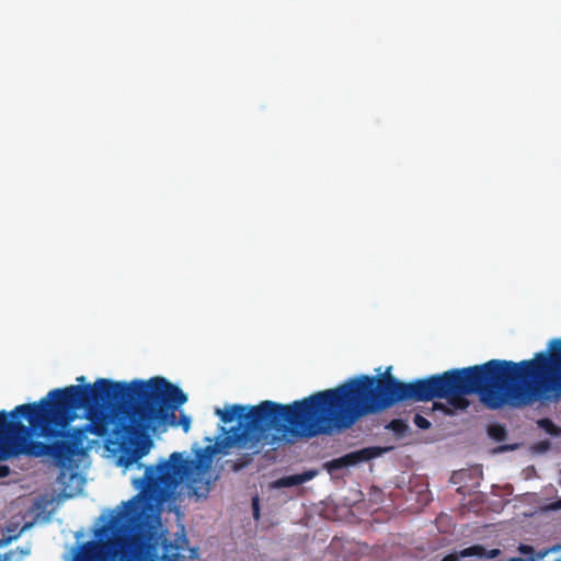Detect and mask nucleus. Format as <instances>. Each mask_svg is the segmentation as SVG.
<instances>
[{"label":"nucleus","instance_id":"nucleus-3","mask_svg":"<svg viewBox=\"0 0 561 561\" xmlns=\"http://www.w3.org/2000/svg\"><path fill=\"white\" fill-rule=\"evenodd\" d=\"M434 381L437 399H446L454 410H466L469 394H478L491 410L529 405L549 398L553 389L561 397V339L551 340L549 353L539 352L533 359H491L436 374Z\"/></svg>","mask_w":561,"mask_h":561},{"label":"nucleus","instance_id":"nucleus-6","mask_svg":"<svg viewBox=\"0 0 561 561\" xmlns=\"http://www.w3.org/2000/svg\"><path fill=\"white\" fill-rule=\"evenodd\" d=\"M229 439L217 438L214 445L199 448L194 459L184 458L183 454L174 451L168 460L145 466L144 476L133 480L134 486L139 490L135 499L140 500L159 522L162 505L173 497L181 482H197V478L210 469L214 456L227 455L232 448Z\"/></svg>","mask_w":561,"mask_h":561},{"label":"nucleus","instance_id":"nucleus-19","mask_svg":"<svg viewBox=\"0 0 561 561\" xmlns=\"http://www.w3.org/2000/svg\"><path fill=\"white\" fill-rule=\"evenodd\" d=\"M459 554L456 553H449L445 556L440 561H459Z\"/></svg>","mask_w":561,"mask_h":561},{"label":"nucleus","instance_id":"nucleus-8","mask_svg":"<svg viewBox=\"0 0 561 561\" xmlns=\"http://www.w3.org/2000/svg\"><path fill=\"white\" fill-rule=\"evenodd\" d=\"M316 476H317L316 470H307V471H304L302 473L282 477L275 482V485L278 488H289V486L300 485L305 482L312 480Z\"/></svg>","mask_w":561,"mask_h":561},{"label":"nucleus","instance_id":"nucleus-20","mask_svg":"<svg viewBox=\"0 0 561 561\" xmlns=\"http://www.w3.org/2000/svg\"><path fill=\"white\" fill-rule=\"evenodd\" d=\"M550 508L554 511L561 510V497L550 504Z\"/></svg>","mask_w":561,"mask_h":561},{"label":"nucleus","instance_id":"nucleus-18","mask_svg":"<svg viewBox=\"0 0 561 561\" xmlns=\"http://www.w3.org/2000/svg\"><path fill=\"white\" fill-rule=\"evenodd\" d=\"M10 468L7 465H0V478H5L10 474Z\"/></svg>","mask_w":561,"mask_h":561},{"label":"nucleus","instance_id":"nucleus-5","mask_svg":"<svg viewBox=\"0 0 561 561\" xmlns=\"http://www.w3.org/2000/svg\"><path fill=\"white\" fill-rule=\"evenodd\" d=\"M125 507L94 531L96 540L85 542L76 561H98L102 554L118 557V561H158L150 545L158 520L135 496Z\"/></svg>","mask_w":561,"mask_h":561},{"label":"nucleus","instance_id":"nucleus-21","mask_svg":"<svg viewBox=\"0 0 561 561\" xmlns=\"http://www.w3.org/2000/svg\"><path fill=\"white\" fill-rule=\"evenodd\" d=\"M556 561H561V558H560V559H558V560H556Z\"/></svg>","mask_w":561,"mask_h":561},{"label":"nucleus","instance_id":"nucleus-4","mask_svg":"<svg viewBox=\"0 0 561 561\" xmlns=\"http://www.w3.org/2000/svg\"><path fill=\"white\" fill-rule=\"evenodd\" d=\"M78 385L50 390L34 403L16 405L11 412L0 411V461L21 455L48 457L60 468L72 462L89 449L88 434L75 444L79 430L90 424L88 405L70 404L71 388H85V377H77Z\"/></svg>","mask_w":561,"mask_h":561},{"label":"nucleus","instance_id":"nucleus-12","mask_svg":"<svg viewBox=\"0 0 561 561\" xmlns=\"http://www.w3.org/2000/svg\"><path fill=\"white\" fill-rule=\"evenodd\" d=\"M435 410H439L446 415L454 414L453 410L449 407H447L446 404L440 403V402H434L431 409H425L423 412L426 414H430L431 412H433Z\"/></svg>","mask_w":561,"mask_h":561},{"label":"nucleus","instance_id":"nucleus-7","mask_svg":"<svg viewBox=\"0 0 561 561\" xmlns=\"http://www.w3.org/2000/svg\"><path fill=\"white\" fill-rule=\"evenodd\" d=\"M388 448H381L377 446L365 447L359 450L348 453L340 458L332 459L324 462L323 468L329 472L333 473L340 469L356 466L362 462L369 461L374 458L381 456Z\"/></svg>","mask_w":561,"mask_h":561},{"label":"nucleus","instance_id":"nucleus-17","mask_svg":"<svg viewBox=\"0 0 561 561\" xmlns=\"http://www.w3.org/2000/svg\"><path fill=\"white\" fill-rule=\"evenodd\" d=\"M500 553H501L500 549H496V548L491 549V550L485 549L484 558L493 559V558H496Z\"/></svg>","mask_w":561,"mask_h":561},{"label":"nucleus","instance_id":"nucleus-14","mask_svg":"<svg viewBox=\"0 0 561 561\" xmlns=\"http://www.w3.org/2000/svg\"><path fill=\"white\" fill-rule=\"evenodd\" d=\"M489 433H490V435H492L493 437H495L499 440H502L505 436V431L501 426L490 427Z\"/></svg>","mask_w":561,"mask_h":561},{"label":"nucleus","instance_id":"nucleus-9","mask_svg":"<svg viewBox=\"0 0 561 561\" xmlns=\"http://www.w3.org/2000/svg\"><path fill=\"white\" fill-rule=\"evenodd\" d=\"M386 428L392 431L399 438L404 437L410 431L408 423L402 419H394L390 421L386 425Z\"/></svg>","mask_w":561,"mask_h":561},{"label":"nucleus","instance_id":"nucleus-10","mask_svg":"<svg viewBox=\"0 0 561 561\" xmlns=\"http://www.w3.org/2000/svg\"><path fill=\"white\" fill-rule=\"evenodd\" d=\"M485 554V548L481 545H473V546H470L468 548H465L462 549L460 552H459V556L462 557V558H467V557H484Z\"/></svg>","mask_w":561,"mask_h":561},{"label":"nucleus","instance_id":"nucleus-11","mask_svg":"<svg viewBox=\"0 0 561 561\" xmlns=\"http://www.w3.org/2000/svg\"><path fill=\"white\" fill-rule=\"evenodd\" d=\"M538 426L552 436L560 435V428L550 419L539 420Z\"/></svg>","mask_w":561,"mask_h":561},{"label":"nucleus","instance_id":"nucleus-15","mask_svg":"<svg viewBox=\"0 0 561 561\" xmlns=\"http://www.w3.org/2000/svg\"><path fill=\"white\" fill-rule=\"evenodd\" d=\"M252 508H253V517L254 519L260 518V506H259V497L254 496L252 499Z\"/></svg>","mask_w":561,"mask_h":561},{"label":"nucleus","instance_id":"nucleus-2","mask_svg":"<svg viewBox=\"0 0 561 561\" xmlns=\"http://www.w3.org/2000/svg\"><path fill=\"white\" fill-rule=\"evenodd\" d=\"M69 391L70 404L89 407L90 424L78 431L75 444L82 442V433L87 431L98 438L113 435L119 451L116 462L124 469L134 465L138 469L145 467L140 460L152 447L150 434L179 425L186 433L191 427L188 415L182 413L180 420L175 415L187 396L164 377L129 382L99 378L92 386Z\"/></svg>","mask_w":561,"mask_h":561},{"label":"nucleus","instance_id":"nucleus-13","mask_svg":"<svg viewBox=\"0 0 561 561\" xmlns=\"http://www.w3.org/2000/svg\"><path fill=\"white\" fill-rule=\"evenodd\" d=\"M413 423L421 430H428L431 427V422L424 417L423 415L416 413L413 417Z\"/></svg>","mask_w":561,"mask_h":561},{"label":"nucleus","instance_id":"nucleus-1","mask_svg":"<svg viewBox=\"0 0 561 561\" xmlns=\"http://www.w3.org/2000/svg\"><path fill=\"white\" fill-rule=\"evenodd\" d=\"M362 375L344 383L316 392L290 404L265 400L257 405L241 404L217 408L215 414L225 424L238 421L230 430L221 426L222 438L249 453L232 462L239 471L251 463L252 457L283 437L312 438L351 428L362 417L382 412L399 402H427L436 397L434 375L403 382L390 374Z\"/></svg>","mask_w":561,"mask_h":561},{"label":"nucleus","instance_id":"nucleus-16","mask_svg":"<svg viewBox=\"0 0 561 561\" xmlns=\"http://www.w3.org/2000/svg\"><path fill=\"white\" fill-rule=\"evenodd\" d=\"M550 448V442L549 440H542L536 444L535 449L538 451H546Z\"/></svg>","mask_w":561,"mask_h":561}]
</instances>
